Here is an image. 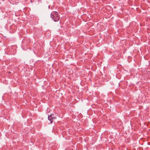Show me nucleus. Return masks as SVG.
Segmentation results:
<instances>
[{
	"instance_id": "2",
	"label": "nucleus",
	"mask_w": 150,
	"mask_h": 150,
	"mask_svg": "<svg viewBox=\"0 0 150 150\" xmlns=\"http://www.w3.org/2000/svg\"><path fill=\"white\" fill-rule=\"evenodd\" d=\"M56 117L54 116V115L52 114H51L48 117V119L50 121V123H52L53 122L52 120L56 119Z\"/></svg>"
},
{
	"instance_id": "1",
	"label": "nucleus",
	"mask_w": 150,
	"mask_h": 150,
	"mask_svg": "<svg viewBox=\"0 0 150 150\" xmlns=\"http://www.w3.org/2000/svg\"><path fill=\"white\" fill-rule=\"evenodd\" d=\"M51 17L53 19L54 21H58L59 20V17L58 13L56 11H53L51 13Z\"/></svg>"
}]
</instances>
